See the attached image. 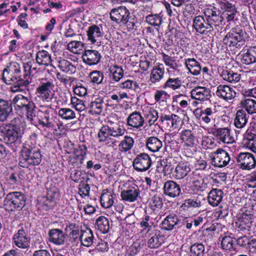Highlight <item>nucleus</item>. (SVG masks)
Masks as SVG:
<instances>
[{
	"label": "nucleus",
	"instance_id": "nucleus-51",
	"mask_svg": "<svg viewBox=\"0 0 256 256\" xmlns=\"http://www.w3.org/2000/svg\"><path fill=\"white\" fill-rule=\"evenodd\" d=\"M134 144V139L128 136H125L120 143L118 146L121 152H126L132 148Z\"/></svg>",
	"mask_w": 256,
	"mask_h": 256
},
{
	"label": "nucleus",
	"instance_id": "nucleus-23",
	"mask_svg": "<svg viewBox=\"0 0 256 256\" xmlns=\"http://www.w3.org/2000/svg\"><path fill=\"white\" fill-rule=\"evenodd\" d=\"M82 58L84 62L90 66L96 65L100 62L101 55L96 50H84Z\"/></svg>",
	"mask_w": 256,
	"mask_h": 256
},
{
	"label": "nucleus",
	"instance_id": "nucleus-24",
	"mask_svg": "<svg viewBox=\"0 0 256 256\" xmlns=\"http://www.w3.org/2000/svg\"><path fill=\"white\" fill-rule=\"evenodd\" d=\"M49 241L56 246H62L65 242L66 236L62 230L58 228L51 229L48 231Z\"/></svg>",
	"mask_w": 256,
	"mask_h": 256
},
{
	"label": "nucleus",
	"instance_id": "nucleus-16",
	"mask_svg": "<svg viewBox=\"0 0 256 256\" xmlns=\"http://www.w3.org/2000/svg\"><path fill=\"white\" fill-rule=\"evenodd\" d=\"M218 3L224 12L222 13L221 16L224 18V25L226 21L230 22L232 21L236 16V10L234 6L226 0H218Z\"/></svg>",
	"mask_w": 256,
	"mask_h": 256
},
{
	"label": "nucleus",
	"instance_id": "nucleus-13",
	"mask_svg": "<svg viewBox=\"0 0 256 256\" xmlns=\"http://www.w3.org/2000/svg\"><path fill=\"white\" fill-rule=\"evenodd\" d=\"M54 87V84L52 80H46L36 88V94L44 102H48L51 99L50 96Z\"/></svg>",
	"mask_w": 256,
	"mask_h": 256
},
{
	"label": "nucleus",
	"instance_id": "nucleus-5",
	"mask_svg": "<svg viewBox=\"0 0 256 256\" xmlns=\"http://www.w3.org/2000/svg\"><path fill=\"white\" fill-rule=\"evenodd\" d=\"M12 102L18 112L22 114L26 113L28 120L32 122H36V104L32 100L22 94H18L14 96Z\"/></svg>",
	"mask_w": 256,
	"mask_h": 256
},
{
	"label": "nucleus",
	"instance_id": "nucleus-1",
	"mask_svg": "<svg viewBox=\"0 0 256 256\" xmlns=\"http://www.w3.org/2000/svg\"><path fill=\"white\" fill-rule=\"evenodd\" d=\"M2 80L7 84H10L12 82H16L10 87L12 92H25L30 82L22 77L20 65L16 62H11L3 70Z\"/></svg>",
	"mask_w": 256,
	"mask_h": 256
},
{
	"label": "nucleus",
	"instance_id": "nucleus-27",
	"mask_svg": "<svg viewBox=\"0 0 256 256\" xmlns=\"http://www.w3.org/2000/svg\"><path fill=\"white\" fill-rule=\"evenodd\" d=\"M12 112V102L0 98V122L6 121Z\"/></svg>",
	"mask_w": 256,
	"mask_h": 256
},
{
	"label": "nucleus",
	"instance_id": "nucleus-14",
	"mask_svg": "<svg viewBox=\"0 0 256 256\" xmlns=\"http://www.w3.org/2000/svg\"><path fill=\"white\" fill-rule=\"evenodd\" d=\"M209 132L212 134L218 140L226 144L234 142V138L230 136V129L228 128H216V124L208 128Z\"/></svg>",
	"mask_w": 256,
	"mask_h": 256
},
{
	"label": "nucleus",
	"instance_id": "nucleus-26",
	"mask_svg": "<svg viewBox=\"0 0 256 256\" xmlns=\"http://www.w3.org/2000/svg\"><path fill=\"white\" fill-rule=\"evenodd\" d=\"M164 242L163 236L160 232L157 230L152 231L149 234L148 240V246L150 248H157Z\"/></svg>",
	"mask_w": 256,
	"mask_h": 256
},
{
	"label": "nucleus",
	"instance_id": "nucleus-45",
	"mask_svg": "<svg viewBox=\"0 0 256 256\" xmlns=\"http://www.w3.org/2000/svg\"><path fill=\"white\" fill-rule=\"evenodd\" d=\"M96 228L103 234L107 233L110 230V226L108 219L104 216H99L96 220Z\"/></svg>",
	"mask_w": 256,
	"mask_h": 256
},
{
	"label": "nucleus",
	"instance_id": "nucleus-46",
	"mask_svg": "<svg viewBox=\"0 0 256 256\" xmlns=\"http://www.w3.org/2000/svg\"><path fill=\"white\" fill-rule=\"evenodd\" d=\"M243 64H250L256 62V46L250 48L241 59Z\"/></svg>",
	"mask_w": 256,
	"mask_h": 256
},
{
	"label": "nucleus",
	"instance_id": "nucleus-4",
	"mask_svg": "<svg viewBox=\"0 0 256 256\" xmlns=\"http://www.w3.org/2000/svg\"><path fill=\"white\" fill-rule=\"evenodd\" d=\"M25 128L24 121L18 117L13 118L4 127V140L6 144L15 142L22 137Z\"/></svg>",
	"mask_w": 256,
	"mask_h": 256
},
{
	"label": "nucleus",
	"instance_id": "nucleus-8",
	"mask_svg": "<svg viewBox=\"0 0 256 256\" xmlns=\"http://www.w3.org/2000/svg\"><path fill=\"white\" fill-rule=\"evenodd\" d=\"M244 32L238 28H232L224 38V44L231 50H234V48H240L245 42L244 36Z\"/></svg>",
	"mask_w": 256,
	"mask_h": 256
},
{
	"label": "nucleus",
	"instance_id": "nucleus-2",
	"mask_svg": "<svg viewBox=\"0 0 256 256\" xmlns=\"http://www.w3.org/2000/svg\"><path fill=\"white\" fill-rule=\"evenodd\" d=\"M125 133V130L116 123L108 122L106 125L102 126L99 130L98 134V142H104L110 146V143L114 144V138H119Z\"/></svg>",
	"mask_w": 256,
	"mask_h": 256
},
{
	"label": "nucleus",
	"instance_id": "nucleus-25",
	"mask_svg": "<svg viewBox=\"0 0 256 256\" xmlns=\"http://www.w3.org/2000/svg\"><path fill=\"white\" fill-rule=\"evenodd\" d=\"M178 218V216L174 214L167 216L160 224L161 229L168 231L177 229Z\"/></svg>",
	"mask_w": 256,
	"mask_h": 256
},
{
	"label": "nucleus",
	"instance_id": "nucleus-12",
	"mask_svg": "<svg viewBox=\"0 0 256 256\" xmlns=\"http://www.w3.org/2000/svg\"><path fill=\"white\" fill-rule=\"evenodd\" d=\"M238 165L243 170H250L256 166V159L251 153L240 152L236 157Z\"/></svg>",
	"mask_w": 256,
	"mask_h": 256
},
{
	"label": "nucleus",
	"instance_id": "nucleus-41",
	"mask_svg": "<svg viewBox=\"0 0 256 256\" xmlns=\"http://www.w3.org/2000/svg\"><path fill=\"white\" fill-rule=\"evenodd\" d=\"M146 146L152 152H157L162 148V141L156 136H150L146 141Z\"/></svg>",
	"mask_w": 256,
	"mask_h": 256
},
{
	"label": "nucleus",
	"instance_id": "nucleus-38",
	"mask_svg": "<svg viewBox=\"0 0 256 256\" xmlns=\"http://www.w3.org/2000/svg\"><path fill=\"white\" fill-rule=\"evenodd\" d=\"M221 248L224 250L230 252H237L238 249L235 244L234 238L228 236L222 238Z\"/></svg>",
	"mask_w": 256,
	"mask_h": 256
},
{
	"label": "nucleus",
	"instance_id": "nucleus-55",
	"mask_svg": "<svg viewBox=\"0 0 256 256\" xmlns=\"http://www.w3.org/2000/svg\"><path fill=\"white\" fill-rule=\"evenodd\" d=\"M58 114L62 119L71 120L76 118L75 112L70 108H61L58 110Z\"/></svg>",
	"mask_w": 256,
	"mask_h": 256
},
{
	"label": "nucleus",
	"instance_id": "nucleus-29",
	"mask_svg": "<svg viewBox=\"0 0 256 256\" xmlns=\"http://www.w3.org/2000/svg\"><path fill=\"white\" fill-rule=\"evenodd\" d=\"M140 195V190L138 188L130 187L122 190L120 193V196L123 200L132 202L136 201Z\"/></svg>",
	"mask_w": 256,
	"mask_h": 256
},
{
	"label": "nucleus",
	"instance_id": "nucleus-7",
	"mask_svg": "<svg viewBox=\"0 0 256 256\" xmlns=\"http://www.w3.org/2000/svg\"><path fill=\"white\" fill-rule=\"evenodd\" d=\"M26 198L21 192L8 193L4 200V206L10 211L22 210L26 206Z\"/></svg>",
	"mask_w": 256,
	"mask_h": 256
},
{
	"label": "nucleus",
	"instance_id": "nucleus-34",
	"mask_svg": "<svg viewBox=\"0 0 256 256\" xmlns=\"http://www.w3.org/2000/svg\"><path fill=\"white\" fill-rule=\"evenodd\" d=\"M223 196L224 192L221 190L212 189L208 193V202L211 206H216L222 202Z\"/></svg>",
	"mask_w": 256,
	"mask_h": 256
},
{
	"label": "nucleus",
	"instance_id": "nucleus-21",
	"mask_svg": "<svg viewBox=\"0 0 256 256\" xmlns=\"http://www.w3.org/2000/svg\"><path fill=\"white\" fill-rule=\"evenodd\" d=\"M216 95L219 98L226 101L231 100L236 96V93L234 88L227 85L220 84L217 87Z\"/></svg>",
	"mask_w": 256,
	"mask_h": 256
},
{
	"label": "nucleus",
	"instance_id": "nucleus-15",
	"mask_svg": "<svg viewBox=\"0 0 256 256\" xmlns=\"http://www.w3.org/2000/svg\"><path fill=\"white\" fill-rule=\"evenodd\" d=\"M152 166V160L150 156L144 152L138 154L134 158L132 166L138 172H146Z\"/></svg>",
	"mask_w": 256,
	"mask_h": 256
},
{
	"label": "nucleus",
	"instance_id": "nucleus-3",
	"mask_svg": "<svg viewBox=\"0 0 256 256\" xmlns=\"http://www.w3.org/2000/svg\"><path fill=\"white\" fill-rule=\"evenodd\" d=\"M42 154L38 148H34L28 142L24 144L21 150L19 165L24 168H30L38 165L42 161Z\"/></svg>",
	"mask_w": 256,
	"mask_h": 256
},
{
	"label": "nucleus",
	"instance_id": "nucleus-61",
	"mask_svg": "<svg viewBox=\"0 0 256 256\" xmlns=\"http://www.w3.org/2000/svg\"><path fill=\"white\" fill-rule=\"evenodd\" d=\"M58 66L62 71L67 74L73 72L75 69V67L73 64H72L70 62L66 60H61L59 62Z\"/></svg>",
	"mask_w": 256,
	"mask_h": 256
},
{
	"label": "nucleus",
	"instance_id": "nucleus-19",
	"mask_svg": "<svg viewBox=\"0 0 256 256\" xmlns=\"http://www.w3.org/2000/svg\"><path fill=\"white\" fill-rule=\"evenodd\" d=\"M130 12L124 6H120L118 8L112 9L110 12V17L112 21L118 24L126 22V20L129 17Z\"/></svg>",
	"mask_w": 256,
	"mask_h": 256
},
{
	"label": "nucleus",
	"instance_id": "nucleus-30",
	"mask_svg": "<svg viewBox=\"0 0 256 256\" xmlns=\"http://www.w3.org/2000/svg\"><path fill=\"white\" fill-rule=\"evenodd\" d=\"M186 180H189L192 182H187L186 187L191 188L194 192H202L206 188V184L204 182L202 179H195L193 178L192 174L189 175L186 178Z\"/></svg>",
	"mask_w": 256,
	"mask_h": 256
},
{
	"label": "nucleus",
	"instance_id": "nucleus-10",
	"mask_svg": "<svg viewBox=\"0 0 256 256\" xmlns=\"http://www.w3.org/2000/svg\"><path fill=\"white\" fill-rule=\"evenodd\" d=\"M204 14L209 22L218 29H222L224 26V18L221 16L222 13L218 8L210 6L204 10Z\"/></svg>",
	"mask_w": 256,
	"mask_h": 256
},
{
	"label": "nucleus",
	"instance_id": "nucleus-22",
	"mask_svg": "<svg viewBox=\"0 0 256 256\" xmlns=\"http://www.w3.org/2000/svg\"><path fill=\"white\" fill-rule=\"evenodd\" d=\"M163 190L164 194L165 195L173 198L180 196L181 194L180 186L173 180H168L165 182Z\"/></svg>",
	"mask_w": 256,
	"mask_h": 256
},
{
	"label": "nucleus",
	"instance_id": "nucleus-33",
	"mask_svg": "<svg viewBox=\"0 0 256 256\" xmlns=\"http://www.w3.org/2000/svg\"><path fill=\"white\" fill-rule=\"evenodd\" d=\"M159 120L162 124H166L168 126L174 128H178L180 122V117L175 114H162Z\"/></svg>",
	"mask_w": 256,
	"mask_h": 256
},
{
	"label": "nucleus",
	"instance_id": "nucleus-64",
	"mask_svg": "<svg viewBox=\"0 0 256 256\" xmlns=\"http://www.w3.org/2000/svg\"><path fill=\"white\" fill-rule=\"evenodd\" d=\"M71 104L76 110L79 112H82L86 108L84 101L76 97L71 98Z\"/></svg>",
	"mask_w": 256,
	"mask_h": 256
},
{
	"label": "nucleus",
	"instance_id": "nucleus-54",
	"mask_svg": "<svg viewBox=\"0 0 256 256\" xmlns=\"http://www.w3.org/2000/svg\"><path fill=\"white\" fill-rule=\"evenodd\" d=\"M162 60L164 64L174 70H177L180 67L178 64V61H176L174 57H172L166 54H162Z\"/></svg>",
	"mask_w": 256,
	"mask_h": 256
},
{
	"label": "nucleus",
	"instance_id": "nucleus-60",
	"mask_svg": "<svg viewBox=\"0 0 256 256\" xmlns=\"http://www.w3.org/2000/svg\"><path fill=\"white\" fill-rule=\"evenodd\" d=\"M90 78L92 82L100 84L102 83L104 75L100 71L96 70L90 72Z\"/></svg>",
	"mask_w": 256,
	"mask_h": 256
},
{
	"label": "nucleus",
	"instance_id": "nucleus-52",
	"mask_svg": "<svg viewBox=\"0 0 256 256\" xmlns=\"http://www.w3.org/2000/svg\"><path fill=\"white\" fill-rule=\"evenodd\" d=\"M242 107L244 108L249 114L256 113V101L255 100L246 98L242 102Z\"/></svg>",
	"mask_w": 256,
	"mask_h": 256
},
{
	"label": "nucleus",
	"instance_id": "nucleus-9",
	"mask_svg": "<svg viewBox=\"0 0 256 256\" xmlns=\"http://www.w3.org/2000/svg\"><path fill=\"white\" fill-rule=\"evenodd\" d=\"M40 112L42 114V116L40 119H38V123L43 127L54 129L56 131L57 129H60L62 126L60 120L52 110L48 108L44 112Z\"/></svg>",
	"mask_w": 256,
	"mask_h": 256
},
{
	"label": "nucleus",
	"instance_id": "nucleus-48",
	"mask_svg": "<svg viewBox=\"0 0 256 256\" xmlns=\"http://www.w3.org/2000/svg\"><path fill=\"white\" fill-rule=\"evenodd\" d=\"M110 76L112 79L115 82H118L124 76V70L123 68L118 65L111 66L109 69Z\"/></svg>",
	"mask_w": 256,
	"mask_h": 256
},
{
	"label": "nucleus",
	"instance_id": "nucleus-17",
	"mask_svg": "<svg viewBox=\"0 0 256 256\" xmlns=\"http://www.w3.org/2000/svg\"><path fill=\"white\" fill-rule=\"evenodd\" d=\"M230 161L229 154L224 150L218 149L212 158L211 163L214 166L222 168L226 166Z\"/></svg>",
	"mask_w": 256,
	"mask_h": 256
},
{
	"label": "nucleus",
	"instance_id": "nucleus-57",
	"mask_svg": "<svg viewBox=\"0 0 256 256\" xmlns=\"http://www.w3.org/2000/svg\"><path fill=\"white\" fill-rule=\"evenodd\" d=\"M146 214L142 220L148 222L149 224H154L158 216L157 210L152 209H147L145 210Z\"/></svg>",
	"mask_w": 256,
	"mask_h": 256
},
{
	"label": "nucleus",
	"instance_id": "nucleus-31",
	"mask_svg": "<svg viewBox=\"0 0 256 256\" xmlns=\"http://www.w3.org/2000/svg\"><path fill=\"white\" fill-rule=\"evenodd\" d=\"M190 164L186 163H179L172 172V176L177 180H180L186 176L190 171Z\"/></svg>",
	"mask_w": 256,
	"mask_h": 256
},
{
	"label": "nucleus",
	"instance_id": "nucleus-62",
	"mask_svg": "<svg viewBox=\"0 0 256 256\" xmlns=\"http://www.w3.org/2000/svg\"><path fill=\"white\" fill-rule=\"evenodd\" d=\"M192 218H178V228H180L182 230L190 229L192 228Z\"/></svg>",
	"mask_w": 256,
	"mask_h": 256
},
{
	"label": "nucleus",
	"instance_id": "nucleus-36",
	"mask_svg": "<svg viewBox=\"0 0 256 256\" xmlns=\"http://www.w3.org/2000/svg\"><path fill=\"white\" fill-rule=\"evenodd\" d=\"M94 238L93 232L91 229L86 228L85 230H81L80 240L82 245L86 247L90 246L93 244Z\"/></svg>",
	"mask_w": 256,
	"mask_h": 256
},
{
	"label": "nucleus",
	"instance_id": "nucleus-6",
	"mask_svg": "<svg viewBox=\"0 0 256 256\" xmlns=\"http://www.w3.org/2000/svg\"><path fill=\"white\" fill-rule=\"evenodd\" d=\"M192 28L196 32L207 36L215 35L220 30L204 16L200 15L196 16L193 19Z\"/></svg>",
	"mask_w": 256,
	"mask_h": 256
},
{
	"label": "nucleus",
	"instance_id": "nucleus-50",
	"mask_svg": "<svg viewBox=\"0 0 256 256\" xmlns=\"http://www.w3.org/2000/svg\"><path fill=\"white\" fill-rule=\"evenodd\" d=\"M221 76L224 80L230 83L238 82L240 79V74L228 70H223L221 73Z\"/></svg>",
	"mask_w": 256,
	"mask_h": 256
},
{
	"label": "nucleus",
	"instance_id": "nucleus-37",
	"mask_svg": "<svg viewBox=\"0 0 256 256\" xmlns=\"http://www.w3.org/2000/svg\"><path fill=\"white\" fill-rule=\"evenodd\" d=\"M116 195L108 190H104L101 195L100 202L102 206L104 208L111 207L114 203Z\"/></svg>",
	"mask_w": 256,
	"mask_h": 256
},
{
	"label": "nucleus",
	"instance_id": "nucleus-39",
	"mask_svg": "<svg viewBox=\"0 0 256 256\" xmlns=\"http://www.w3.org/2000/svg\"><path fill=\"white\" fill-rule=\"evenodd\" d=\"M162 64L159 65L158 66L154 68L150 74V85L151 86L152 84H156L162 80L164 76V70L162 66Z\"/></svg>",
	"mask_w": 256,
	"mask_h": 256
},
{
	"label": "nucleus",
	"instance_id": "nucleus-44",
	"mask_svg": "<svg viewBox=\"0 0 256 256\" xmlns=\"http://www.w3.org/2000/svg\"><path fill=\"white\" fill-rule=\"evenodd\" d=\"M204 200L201 196H194L192 198L186 200L182 206L188 208H200Z\"/></svg>",
	"mask_w": 256,
	"mask_h": 256
},
{
	"label": "nucleus",
	"instance_id": "nucleus-28",
	"mask_svg": "<svg viewBox=\"0 0 256 256\" xmlns=\"http://www.w3.org/2000/svg\"><path fill=\"white\" fill-rule=\"evenodd\" d=\"M251 128H248L244 135L242 143L245 146L254 150L256 149V134Z\"/></svg>",
	"mask_w": 256,
	"mask_h": 256
},
{
	"label": "nucleus",
	"instance_id": "nucleus-49",
	"mask_svg": "<svg viewBox=\"0 0 256 256\" xmlns=\"http://www.w3.org/2000/svg\"><path fill=\"white\" fill-rule=\"evenodd\" d=\"M216 117V112L210 108H206L204 110L202 115V121L206 124L214 122Z\"/></svg>",
	"mask_w": 256,
	"mask_h": 256
},
{
	"label": "nucleus",
	"instance_id": "nucleus-40",
	"mask_svg": "<svg viewBox=\"0 0 256 256\" xmlns=\"http://www.w3.org/2000/svg\"><path fill=\"white\" fill-rule=\"evenodd\" d=\"M180 140L184 145L187 146L192 148L196 145L195 138L190 130H182L180 134Z\"/></svg>",
	"mask_w": 256,
	"mask_h": 256
},
{
	"label": "nucleus",
	"instance_id": "nucleus-11",
	"mask_svg": "<svg viewBox=\"0 0 256 256\" xmlns=\"http://www.w3.org/2000/svg\"><path fill=\"white\" fill-rule=\"evenodd\" d=\"M12 240V244L20 248L28 250L30 246V238L24 228H21L14 234Z\"/></svg>",
	"mask_w": 256,
	"mask_h": 256
},
{
	"label": "nucleus",
	"instance_id": "nucleus-58",
	"mask_svg": "<svg viewBox=\"0 0 256 256\" xmlns=\"http://www.w3.org/2000/svg\"><path fill=\"white\" fill-rule=\"evenodd\" d=\"M146 22L150 25L159 26L162 22V18L158 14H149L146 17Z\"/></svg>",
	"mask_w": 256,
	"mask_h": 256
},
{
	"label": "nucleus",
	"instance_id": "nucleus-18",
	"mask_svg": "<svg viewBox=\"0 0 256 256\" xmlns=\"http://www.w3.org/2000/svg\"><path fill=\"white\" fill-rule=\"evenodd\" d=\"M190 96L194 100L203 102L211 98V90L205 86H196L190 91Z\"/></svg>",
	"mask_w": 256,
	"mask_h": 256
},
{
	"label": "nucleus",
	"instance_id": "nucleus-32",
	"mask_svg": "<svg viewBox=\"0 0 256 256\" xmlns=\"http://www.w3.org/2000/svg\"><path fill=\"white\" fill-rule=\"evenodd\" d=\"M184 64L186 69L194 76H198L200 74L202 68L200 63L194 58H186Z\"/></svg>",
	"mask_w": 256,
	"mask_h": 256
},
{
	"label": "nucleus",
	"instance_id": "nucleus-53",
	"mask_svg": "<svg viewBox=\"0 0 256 256\" xmlns=\"http://www.w3.org/2000/svg\"><path fill=\"white\" fill-rule=\"evenodd\" d=\"M182 85V80L179 78H170L164 83L162 88L164 89L168 88H171L172 90H176L179 88Z\"/></svg>",
	"mask_w": 256,
	"mask_h": 256
},
{
	"label": "nucleus",
	"instance_id": "nucleus-59",
	"mask_svg": "<svg viewBox=\"0 0 256 256\" xmlns=\"http://www.w3.org/2000/svg\"><path fill=\"white\" fill-rule=\"evenodd\" d=\"M162 206L163 202L160 196L154 195L152 198L150 207L148 209L157 210L158 214V215L159 210L162 208Z\"/></svg>",
	"mask_w": 256,
	"mask_h": 256
},
{
	"label": "nucleus",
	"instance_id": "nucleus-20",
	"mask_svg": "<svg viewBox=\"0 0 256 256\" xmlns=\"http://www.w3.org/2000/svg\"><path fill=\"white\" fill-rule=\"evenodd\" d=\"M126 122L128 126L136 130H141L144 124V119L140 112L135 111L127 118Z\"/></svg>",
	"mask_w": 256,
	"mask_h": 256
},
{
	"label": "nucleus",
	"instance_id": "nucleus-56",
	"mask_svg": "<svg viewBox=\"0 0 256 256\" xmlns=\"http://www.w3.org/2000/svg\"><path fill=\"white\" fill-rule=\"evenodd\" d=\"M190 252L194 256H204L205 254V248L201 243H194L191 246Z\"/></svg>",
	"mask_w": 256,
	"mask_h": 256
},
{
	"label": "nucleus",
	"instance_id": "nucleus-42",
	"mask_svg": "<svg viewBox=\"0 0 256 256\" xmlns=\"http://www.w3.org/2000/svg\"><path fill=\"white\" fill-rule=\"evenodd\" d=\"M102 35L100 28L96 25L94 24L88 28L87 36L88 40L94 43L98 38Z\"/></svg>",
	"mask_w": 256,
	"mask_h": 256
},
{
	"label": "nucleus",
	"instance_id": "nucleus-35",
	"mask_svg": "<svg viewBox=\"0 0 256 256\" xmlns=\"http://www.w3.org/2000/svg\"><path fill=\"white\" fill-rule=\"evenodd\" d=\"M36 62L40 66H46L52 65V61L50 54L44 50L38 51L36 54Z\"/></svg>",
	"mask_w": 256,
	"mask_h": 256
},
{
	"label": "nucleus",
	"instance_id": "nucleus-47",
	"mask_svg": "<svg viewBox=\"0 0 256 256\" xmlns=\"http://www.w3.org/2000/svg\"><path fill=\"white\" fill-rule=\"evenodd\" d=\"M105 105L104 100L102 98H96L95 100L92 102L90 104V112L92 114H99L102 112Z\"/></svg>",
	"mask_w": 256,
	"mask_h": 256
},
{
	"label": "nucleus",
	"instance_id": "nucleus-43",
	"mask_svg": "<svg viewBox=\"0 0 256 256\" xmlns=\"http://www.w3.org/2000/svg\"><path fill=\"white\" fill-rule=\"evenodd\" d=\"M248 118L244 110H239L237 111L234 120V124L238 128H242L247 124Z\"/></svg>",
	"mask_w": 256,
	"mask_h": 256
},
{
	"label": "nucleus",
	"instance_id": "nucleus-63",
	"mask_svg": "<svg viewBox=\"0 0 256 256\" xmlns=\"http://www.w3.org/2000/svg\"><path fill=\"white\" fill-rule=\"evenodd\" d=\"M158 113L156 110L150 108L146 113V119L149 126H152L158 120Z\"/></svg>",
	"mask_w": 256,
	"mask_h": 256
}]
</instances>
